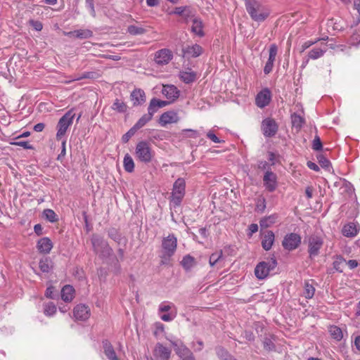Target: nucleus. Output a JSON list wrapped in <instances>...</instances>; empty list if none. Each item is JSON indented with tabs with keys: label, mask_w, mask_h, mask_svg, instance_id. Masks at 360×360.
<instances>
[{
	"label": "nucleus",
	"mask_w": 360,
	"mask_h": 360,
	"mask_svg": "<svg viewBox=\"0 0 360 360\" xmlns=\"http://www.w3.org/2000/svg\"><path fill=\"white\" fill-rule=\"evenodd\" d=\"M245 8L255 21H264L269 15V10L257 0H245Z\"/></svg>",
	"instance_id": "nucleus-1"
},
{
	"label": "nucleus",
	"mask_w": 360,
	"mask_h": 360,
	"mask_svg": "<svg viewBox=\"0 0 360 360\" xmlns=\"http://www.w3.org/2000/svg\"><path fill=\"white\" fill-rule=\"evenodd\" d=\"M177 239L174 234H169L162 241V264H167L176 252Z\"/></svg>",
	"instance_id": "nucleus-2"
},
{
	"label": "nucleus",
	"mask_w": 360,
	"mask_h": 360,
	"mask_svg": "<svg viewBox=\"0 0 360 360\" xmlns=\"http://www.w3.org/2000/svg\"><path fill=\"white\" fill-rule=\"evenodd\" d=\"M155 156V152L146 141L139 142L135 148L136 158L143 163L150 162Z\"/></svg>",
	"instance_id": "nucleus-3"
},
{
	"label": "nucleus",
	"mask_w": 360,
	"mask_h": 360,
	"mask_svg": "<svg viewBox=\"0 0 360 360\" xmlns=\"http://www.w3.org/2000/svg\"><path fill=\"white\" fill-rule=\"evenodd\" d=\"M186 182L183 178H179L173 185L170 199L171 207H178L180 205L185 195Z\"/></svg>",
	"instance_id": "nucleus-4"
},
{
	"label": "nucleus",
	"mask_w": 360,
	"mask_h": 360,
	"mask_svg": "<svg viewBox=\"0 0 360 360\" xmlns=\"http://www.w3.org/2000/svg\"><path fill=\"white\" fill-rule=\"evenodd\" d=\"M91 243L94 252L101 258H107L112 252L108 243L101 237L94 235L91 238Z\"/></svg>",
	"instance_id": "nucleus-5"
},
{
	"label": "nucleus",
	"mask_w": 360,
	"mask_h": 360,
	"mask_svg": "<svg viewBox=\"0 0 360 360\" xmlns=\"http://www.w3.org/2000/svg\"><path fill=\"white\" fill-rule=\"evenodd\" d=\"M75 115L73 110L71 109L60 118L56 126L57 133L56 137L58 141H60L64 138L68 128L72 124Z\"/></svg>",
	"instance_id": "nucleus-6"
},
{
	"label": "nucleus",
	"mask_w": 360,
	"mask_h": 360,
	"mask_svg": "<svg viewBox=\"0 0 360 360\" xmlns=\"http://www.w3.org/2000/svg\"><path fill=\"white\" fill-rule=\"evenodd\" d=\"M277 265L276 259L271 257L267 261L259 262L255 269V276L258 279L265 278Z\"/></svg>",
	"instance_id": "nucleus-7"
},
{
	"label": "nucleus",
	"mask_w": 360,
	"mask_h": 360,
	"mask_svg": "<svg viewBox=\"0 0 360 360\" xmlns=\"http://www.w3.org/2000/svg\"><path fill=\"white\" fill-rule=\"evenodd\" d=\"M323 245L322 238L318 236H311L308 239V252L310 258H314L319 255V251Z\"/></svg>",
	"instance_id": "nucleus-8"
},
{
	"label": "nucleus",
	"mask_w": 360,
	"mask_h": 360,
	"mask_svg": "<svg viewBox=\"0 0 360 360\" xmlns=\"http://www.w3.org/2000/svg\"><path fill=\"white\" fill-rule=\"evenodd\" d=\"M261 129L266 137L274 136L278 129L276 122L273 118H266L262 122Z\"/></svg>",
	"instance_id": "nucleus-9"
},
{
	"label": "nucleus",
	"mask_w": 360,
	"mask_h": 360,
	"mask_svg": "<svg viewBox=\"0 0 360 360\" xmlns=\"http://www.w3.org/2000/svg\"><path fill=\"white\" fill-rule=\"evenodd\" d=\"M301 243L300 235L294 233L287 234L282 242L283 247L287 250L296 249Z\"/></svg>",
	"instance_id": "nucleus-10"
},
{
	"label": "nucleus",
	"mask_w": 360,
	"mask_h": 360,
	"mask_svg": "<svg viewBox=\"0 0 360 360\" xmlns=\"http://www.w3.org/2000/svg\"><path fill=\"white\" fill-rule=\"evenodd\" d=\"M264 185L266 189L270 192L276 190L277 187L276 174L271 171H267L263 177Z\"/></svg>",
	"instance_id": "nucleus-11"
},
{
	"label": "nucleus",
	"mask_w": 360,
	"mask_h": 360,
	"mask_svg": "<svg viewBox=\"0 0 360 360\" xmlns=\"http://www.w3.org/2000/svg\"><path fill=\"white\" fill-rule=\"evenodd\" d=\"M271 98V91L268 89H264L257 94L255 98L256 105L259 108H263L269 105Z\"/></svg>",
	"instance_id": "nucleus-12"
},
{
	"label": "nucleus",
	"mask_w": 360,
	"mask_h": 360,
	"mask_svg": "<svg viewBox=\"0 0 360 360\" xmlns=\"http://www.w3.org/2000/svg\"><path fill=\"white\" fill-rule=\"evenodd\" d=\"M153 355L155 360H169L171 349L160 343H158L155 347Z\"/></svg>",
	"instance_id": "nucleus-13"
},
{
	"label": "nucleus",
	"mask_w": 360,
	"mask_h": 360,
	"mask_svg": "<svg viewBox=\"0 0 360 360\" xmlns=\"http://www.w3.org/2000/svg\"><path fill=\"white\" fill-rule=\"evenodd\" d=\"M277 51H278L277 46L274 44H271L269 47V58H268V60H267V62L264 66V72L266 75L269 74L273 70L274 63L276 60Z\"/></svg>",
	"instance_id": "nucleus-14"
},
{
	"label": "nucleus",
	"mask_w": 360,
	"mask_h": 360,
	"mask_svg": "<svg viewBox=\"0 0 360 360\" xmlns=\"http://www.w3.org/2000/svg\"><path fill=\"white\" fill-rule=\"evenodd\" d=\"M172 346L174 347L176 354L181 359L186 358L190 356H193L192 352L185 346L181 342L179 341H171Z\"/></svg>",
	"instance_id": "nucleus-15"
},
{
	"label": "nucleus",
	"mask_w": 360,
	"mask_h": 360,
	"mask_svg": "<svg viewBox=\"0 0 360 360\" xmlns=\"http://www.w3.org/2000/svg\"><path fill=\"white\" fill-rule=\"evenodd\" d=\"M179 121V117L176 112L167 111L162 114L160 117V124L165 127L168 124L176 123Z\"/></svg>",
	"instance_id": "nucleus-16"
},
{
	"label": "nucleus",
	"mask_w": 360,
	"mask_h": 360,
	"mask_svg": "<svg viewBox=\"0 0 360 360\" xmlns=\"http://www.w3.org/2000/svg\"><path fill=\"white\" fill-rule=\"evenodd\" d=\"M172 58V52L166 49L157 51L155 56V60L159 65L167 64Z\"/></svg>",
	"instance_id": "nucleus-17"
},
{
	"label": "nucleus",
	"mask_w": 360,
	"mask_h": 360,
	"mask_svg": "<svg viewBox=\"0 0 360 360\" xmlns=\"http://www.w3.org/2000/svg\"><path fill=\"white\" fill-rule=\"evenodd\" d=\"M73 314L76 319L84 321L89 319L90 310L89 307L84 304H78L75 307Z\"/></svg>",
	"instance_id": "nucleus-18"
},
{
	"label": "nucleus",
	"mask_w": 360,
	"mask_h": 360,
	"mask_svg": "<svg viewBox=\"0 0 360 360\" xmlns=\"http://www.w3.org/2000/svg\"><path fill=\"white\" fill-rule=\"evenodd\" d=\"M162 93L171 101H175L179 96V91L174 85H164Z\"/></svg>",
	"instance_id": "nucleus-19"
},
{
	"label": "nucleus",
	"mask_w": 360,
	"mask_h": 360,
	"mask_svg": "<svg viewBox=\"0 0 360 360\" xmlns=\"http://www.w3.org/2000/svg\"><path fill=\"white\" fill-rule=\"evenodd\" d=\"M327 51V44L321 43L320 46H315L308 52V59L316 60L323 56Z\"/></svg>",
	"instance_id": "nucleus-20"
},
{
	"label": "nucleus",
	"mask_w": 360,
	"mask_h": 360,
	"mask_svg": "<svg viewBox=\"0 0 360 360\" xmlns=\"http://www.w3.org/2000/svg\"><path fill=\"white\" fill-rule=\"evenodd\" d=\"M134 105H141L146 102L145 92L141 89H134L131 94Z\"/></svg>",
	"instance_id": "nucleus-21"
},
{
	"label": "nucleus",
	"mask_w": 360,
	"mask_h": 360,
	"mask_svg": "<svg viewBox=\"0 0 360 360\" xmlns=\"http://www.w3.org/2000/svg\"><path fill=\"white\" fill-rule=\"evenodd\" d=\"M52 248L53 243L49 238H42L37 243V248L41 253H49Z\"/></svg>",
	"instance_id": "nucleus-22"
},
{
	"label": "nucleus",
	"mask_w": 360,
	"mask_h": 360,
	"mask_svg": "<svg viewBox=\"0 0 360 360\" xmlns=\"http://www.w3.org/2000/svg\"><path fill=\"white\" fill-rule=\"evenodd\" d=\"M359 231V226L354 222L345 224L342 228V234L346 237H354L357 235Z\"/></svg>",
	"instance_id": "nucleus-23"
},
{
	"label": "nucleus",
	"mask_w": 360,
	"mask_h": 360,
	"mask_svg": "<svg viewBox=\"0 0 360 360\" xmlns=\"http://www.w3.org/2000/svg\"><path fill=\"white\" fill-rule=\"evenodd\" d=\"M183 51L187 56L195 58L202 53V49L200 45L194 44L192 46H187L184 48Z\"/></svg>",
	"instance_id": "nucleus-24"
},
{
	"label": "nucleus",
	"mask_w": 360,
	"mask_h": 360,
	"mask_svg": "<svg viewBox=\"0 0 360 360\" xmlns=\"http://www.w3.org/2000/svg\"><path fill=\"white\" fill-rule=\"evenodd\" d=\"M65 34L68 37H76L79 39H89L93 36V32L91 30L88 29L84 30H77L72 32H65Z\"/></svg>",
	"instance_id": "nucleus-25"
},
{
	"label": "nucleus",
	"mask_w": 360,
	"mask_h": 360,
	"mask_svg": "<svg viewBox=\"0 0 360 360\" xmlns=\"http://www.w3.org/2000/svg\"><path fill=\"white\" fill-rule=\"evenodd\" d=\"M168 104L167 101L158 100L157 98H153L150 100L148 111V112H151L154 115L155 112L158 110V108H163Z\"/></svg>",
	"instance_id": "nucleus-26"
},
{
	"label": "nucleus",
	"mask_w": 360,
	"mask_h": 360,
	"mask_svg": "<svg viewBox=\"0 0 360 360\" xmlns=\"http://www.w3.org/2000/svg\"><path fill=\"white\" fill-rule=\"evenodd\" d=\"M274 233L271 231H268L263 237L262 241V248L265 250H269L274 242Z\"/></svg>",
	"instance_id": "nucleus-27"
},
{
	"label": "nucleus",
	"mask_w": 360,
	"mask_h": 360,
	"mask_svg": "<svg viewBox=\"0 0 360 360\" xmlns=\"http://www.w3.org/2000/svg\"><path fill=\"white\" fill-rule=\"evenodd\" d=\"M104 353L109 360H119L112 345L108 340L103 342Z\"/></svg>",
	"instance_id": "nucleus-28"
},
{
	"label": "nucleus",
	"mask_w": 360,
	"mask_h": 360,
	"mask_svg": "<svg viewBox=\"0 0 360 360\" xmlns=\"http://www.w3.org/2000/svg\"><path fill=\"white\" fill-rule=\"evenodd\" d=\"M75 290L69 285L64 286L61 290V297L65 302H70L74 297Z\"/></svg>",
	"instance_id": "nucleus-29"
},
{
	"label": "nucleus",
	"mask_w": 360,
	"mask_h": 360,
	"mask_svg": "<svg viewBox=\"0 0 360 360\" xmlns=\"http://www.w3.org/2000/svg\"><path fill=\"white\" fill-rule=\"evenodd\" d=\"M202 22L200 19L195 18L193 20L191 31L198 37L204 36Z\"/></svg>",
	"instance_id": "nucleus-30"
},
{
	"label": "nucleus",
	"mask_w": 360,
	"mask_h": 360,
	"mask_svg": "<svg viewBox=\"0 0 360 360\" xmlns=\"http://www.w3.org/2000/svg\"><path fill=\"white\" fill-rule=\"evenodd\" d=\"M153 115L151 112L143 115L137 122L133 126L134 129L139 130L144 127L149 121L152 120Z\"/></svg>",
	"instance_id": "nucleus-31"
},
{
	"label": "nucleus",
	"mask_w": 360,
	"mask_h": 360,
	"mask_svg": "<svg viewBox=\"0 0 360 360\" xmlns=\"http://www.w3.org/2000/svg\"><path fill=\"white\" fill-rule=\"evenodd\" d=\"M179 77L181 79L184 81L185 83L189 84L195 80L196 74L191 70L184 71L180 72Z\"/></svg>",
	"instance_id": "nucleus-32"
},
{
	"label": "nucleus",
	"mask_w": 360,
	"mask_h": 360,
	"mask_svg": "<svg viewBox=\"0 0 360 360\" xmlns=\"http://www.w3.org/2000/svg\"><path fill=\"white\" fill-rule=\"evenodd\" d=\"M291 122L292 127L297 128V129H301L305 122L304 117L297 113H293L291 115Z\"/></svg>",
	"instance_id": "nucleus-33"
},
{
	"label": "nucleus",
	"mask_w": 360,
	"mask_h": 360,
	"mask_svg": "<svg viewBox=\"0 0 360 360\" xmlns=\"http://www.w3.org/2000/svg\"><path fill=\"white\" fill-rule=\"evenodd\" d=\"M328 331L331 337L337 341L341 340L343 338V333L341 328L336 326H330L328 328Z\"/></svg>",
	"instance_id": "nucleus-34"
},
{
	"label": "nucleus",
	"mask_w": 360,
	"mask_h": 360,
	"mask_svg": "<svg viewBox=\"0 0 360 360\" xmlns=\"http://www.w3.org/2000/svg\"><path fill=\"white\" fill-rule=\"evenodd\" d=\"M123 166L124 170L127 172H132L134 169V162L128 153L124 157Z\"/></svg>",
	"instance_id": "nucleus-35"
},
{
	"label": "nucleus",
	"mask_w": 360,
	"mask_h": 360,
	"mask_svg": "<svg viewBox=\"0 0 360 360\" xmlns=\"http://www.w3.org/2000/svg\"><path fill=\"white\" fill-rule=\"evenodd\" d=\"M223 257H222V252L221 251H219V252H216L214 253H212L210 257V260H209V263H210V265L211 266H217L218 264H221V262L223 261Z\"/></svg>",
	"instance_id": "nucleus-36"
},
{
	"label": "nucleus",
	"mask_w": 360,
	"mask_h": 360,
	"mask_svg": "<svg viewBox=\"0 0 360 360\" xmlns=\"http://www.w3.org/2000/svg\"><path fill=\"white\" fill-rule=\"evenodd\" d=\"M315 292V288L309 281L304 283L303 295L307 299H311L313 297Z\"/></svg>",
	"instance_id": "nucleus-37"
},
{
	"label": "nucleus",
	"mask_w": 360,
	"mask_h": 360,
	"mask_svg": "<svg viewBox=\"0 0 360 360\" xmlns=\"http://www.w3.org/2000/svg\"><path fill=\"white\" fill-rule=\"evenodd\" d=\"M51 261L46 257L40 259L39 263V267L42 272L48 273L51 269Z\"/></svg>",
	"instance_id": "nucleus-38"
},
{
	"label": "nucleus",
	"mask_w": 360,
	"mask_h": 360,
	"mask_svg": "<svg viewBox=\"0 0 360 360\" xmlns=\"http://www.w3.org/2000/svg\"><path fill=\"white\" fill-rule=\"evenodd\" d=\"M112 109L118 112H125L127 110V106L123 101L116 99L112 105Z\"/></svg>",
	"instance_id": "nucleus-39"
},
{
	"label": "nucleus",
	"mask_w": 360,
	"mask_h": 360,
	"mask_svg": "<svg viewBox=\"0 0 360 360\" xmlns=\"http://www.w3.org/2000/svg\"><path fill=\"white\" fill-rule=\"evenodd\" d=\"M127 31L132 35H141L146 32V30L142 27H138L136 25H129L127 28Z\"/></svg>",
	"instance_id": "nucleus-40"
},
{
	"label": "nucleus",
	"mask_w": 360,
	"mask_h": 360,
	"mask_svg": "<svg viewBox=\"0 0 360 360\" xmlns=\"http://www.w3.org/2000/svg\"><path fill=\"white\" fill-rule=\"evenodd\" d=\"M43 215L46 219L50 222H56L58 221L57 214L51 209H46L43 212Z\"/></svg>",
	"instance_id": "nucleus-41"
},
{
	"label": "nucleus",
	"mask_w": 360,
	"mask_h": 360,
	"mask_svg": "<svg viewBox=\"0 0 360 360\" xmlns=\"http://www.w3.org/2000/svg\"><path fill=\"white\" fill-rule=\"evenodd\" d=\"M181 264L184 269L188 270L191 269L195 264L194 258L190 255H186L183 258Z\"/></svg>",
	"instance_id": "nucleus-42"
},
{
	"label": "nucleus",
	"mask_w": 360,
	"mask_h": 360,
	"mask_svg": "<svg viewBox=\"0 0 360 360\" xmlns=\"http://www.w3.org/2000/svg\"><path fill=\"white\" fill-rule=\"evenodd\" d=\"M44 312L46 316H53L56 312V307L53 302H49L44 304Z\"/></svg>",
	"instance_id": "nucleus-43"
},
{
	"label": "nucleus",
	"mask_w": 360,
	"mask_h": 360,
	"mask_svg": "<svg viewBox=\"0 0 360 360\" xmlns=\"http://www.w3.org/2000/svg\"><path fill=\"white\" fill-rule=\"evenodd\" d=\"M216 351L217 356L221 359V360H236L222 347L217 348Z\"/></svg>",
	"instance_id": "nucleus-44"
},
{
	"label": "nucleus",
	"mask_w": 360,
	"mask_h": 360,
	"mask_svg": "<svg viewBox=\"0 0 360 360\" xmlns=\"http://www.w3.org/2000/svg\"><path fill=\"white\" fill-rule=\"evenodd\" d=\"M275 222V217L270 216L266 218L261 219L259 224L262 228H267Z\"/></svg>",
	"instance_id": "nucleus-45"
},
{
	"label": "nucleus",
	"mask_w": 360,
	"mask_h": 360,
	"mask_svg": "<svg viewBox=\"0 0 360 360\" xmlns=\"http://www.w3.org/2000/svg\"><path fill=\"white\" fill-rule=\"evenodd\" d=\"M176 316V311L172 310L169 312H168L167 314H164L160 315V319L164 321L169 322V321H172V320H174Z\"/></svg>",
	"instance_id": "nucleus-46"
},
{
	"label": "nucleus",
	"mask_w": 360,
	"mask_h": 360,
	"mask_svg": "<svg viewBox=\"0 0 360 360\" xmlns=\"http://www.w3.org/2000/svg\"><path fill=\"white\" fill-rule=\"evenodd\" d=\"M172 308H174V304L169 303V302H162L159 306V312L160 313L168 312V311L169 312L170 311H172Z\"/></svg>",
	"instance_id": "nucleus-47"
},
{
	"label": "nucleus",
	"mask_w": 360,
	"mask_h": 360,
	"mask_svg": "<svg viewBox=\"0 0 360 360\" xmlns=\"http://www.w3.org/2000/svg\"><path fill=\"white\" fill-rule=\"evenodd\" d=\"M346 262V260L342 257H338L333 262V267L340 272H342V265Z\"/></svg>",
	"instance_id": "nucleus-48"
},
{
	"label": "nucleus",
	"mask_w": 360,
	"mask_h": 360,
	"mask_svg": "<svg viewBox=\"0 0 360 360\" xmlns=\"http://www.w3.org/2000/svg\"><path fill=\"white\" fill-rule=\"evenodd\" d=\"M108 236L110 238L114 240L115 241L120 243V240L121 239V236L115 229H110L108 231Z\"/></svg>",
	"instance_id": "nucleus-49"
},
{
	"label": "nucleus",
	"mask_w": 360,
	"mask_h": 360,
	"mask_svg": "<svg viewBox=\"0 0 360 360\" xmlns=\"http://www.w3.org/2000/svg\"><path fill=\"white\" fill-rule=\"evenodd\" d=\"M207 137L210 139L212 141L216 143H219L224 142V141L220 140L214 134V130H210L207 131L206 134Z\"/></svg>",
	"instance_id": "nucleus-50"
},
{
	"label": "nucleus",
	"mask_w": 360,
	"mask_h": 360,
	"mask_svg": "<svg viewBox=\"0 0 360 360\" xmlns=\"http://www.w3.org/2000/svg\"><path fill=\"white\" fill-rule=\"evenodd\" d=\"M360 43V31L354 33L350 39V44L352 46H356Z\"/></svg>",
	"instance_id": "nucleus-51"
},
{
	"label": "nucleus",
	"mask_w": 360,
	"mask_h": 360,
	"mask_svg": "<svg viewBox=\"0 0 360 360\" xmlns=\"http://www.w3.org/2000/svg\"><path fill=\"white\" fill-rule=\"evenodd\" d=\"M321 40L320 39H318L317 40L313 41V40H308L305 42H304L301 46H300V52H304L306 49H309L310 46L316 44L318 41Z\"/></svg>",
	"instance_id": "nucleus-52"
},
{
	"label": "nucleus",
	"mask_w": 360,
	"mask_h": 360,
	"mask_svg": "<svg viewBox=\"0 0 360 360\" xmlns=\"http://www.w3.org/2000/svg\"><path fill=\"white\" fill-rule=\"evenodd\" d=\"M86 6L90 10V14L92 17H96V11L94 8V0H85Z\"/></svg>",
	"instance_id": "nucleus-53"
},
{
	"label": "nucleus",
	"mask_w": 360,
	"mask_h": 360,
	"mask_svg": "<svg viewBox=\"0 0 360 360\" xmlns=\"http://www.w3.org/2000/svg\"><path fill=\"white\" fill-rule=\"evenodd\" d=\"M136 130L134 129L133 127L122 137V141L124 143H127L130 138L135 134Z\"/></svg>",
	"instance_id": "nucleus-54"
},
{
	"label": "nucleus",
	"mask_w": 360,
	"mask_h": 360,
	"mask_svg": "<svg viewBox=\"0 0 360 360\" xmlns=\"http://www.w3.org/2000/svg\"><path fill=\"white\" fill-rule=\"evenodd\" d=\"M312 148L314 150H321L322 149V143L318 136H315L313 141Z\"/></svg>",
	"instance_id": "nucleus-55"
},
{
	"label": "nucleus",
	"mask_w": 360,
	"mask_h": 360,
	"mask_svg": "<svg viewBox=\"0 0 360 360\" xmlns=\"http://www.w3.org/2000/svg\"><path fill=\"white\" fill-rule=\"evenodd\" d=\"M266 208V200L264 198H260L257 202V210L263 212Z\"/></svg>",
	"instance_id": "nucleus-56"
},
{
	"label": "nucleus",
	"mask_w": 360,
	"mask_h": 360,
	"mask_svg": "<svg viewBox=\"0 0 360 360\" xmlns=\"http://www.w3.org/2000/svg\"><path fill=\"white\" fill-rule=\"evenodd\" d=\"M264 347L267 350H272L274 348V345L271 338H266L264 340Z\"/></svg>",
	"instance_id": "nucleus-57"
},
{
	"label": "nucleus",
	"mask_w": 360,
	"mask_h": 360,
	"mask_svg": "<svg viewBox=\"0 0 360 360\" xmlns=\"http://www.w3.org/2000/svg\"><path fill=\"white\" fill-rule=\"evenodd\" d=\"M30 24L36 31H41L43 28L42 23L37 20H31Z\"/></svg>",
	"instance_id": "nucleus-58"
},
{
	"label": "nucleus",
	"mask_w": 360,
	"mask_h": 360,
	"mask_svg": "<svg viewBox=\"0 0 360 360\" xmlns=\"http://www.w3.org/2000/svg\"><path fill=\"white\" fill-rule=\"evenodd\" d=\"M354 8L359 13L358 20L354 22V25H357L360 22V0H354Z\"/></svg>",
	"instance_id": "nucleus-59"
},
{
	"label": "nucleus",
	"mask_w": 360,
	"mask_h": 360,
	"mask_svg": "<svg viewBox=\"0 0 360 360\" xmlns=\"http://www.w3.org/2000/svg\"><path fill=\"white\" fill-rule=\"evenodd\" d=\"M13 144L15 145V146H21L25 149H32L33 148L32 146L30 145L28 141H17V142L13 143Z\"/></svg>",
	"instance_id": "nucleus-60"
},
{
	"label": "nucleus",
	"mask_w": 360,
	"mask_h": 360,
	"mask_svg": "<svg viewBox=\"0 0 360 360\" xmlns=\"http://www.w3.org/2000/svg\"><path fill=\"white\" fill-rule=\"evenodd\" d=\"M61 142V152L58 157L60 159L61 157H64L66 155V139L63 138Z\"/></svg>",
	"instance_id": "nucleus-61"
},
{
	"label": "nucleus",
	"mask_w": 360,
	"mask_h": 360,
	"mask_svg": "<svg viewBox=\"0 0 360 360\" xmlns=\"http://www.w3.org/2000/svg\"><path fill=\"white\" fill-rule=\"evenodd\" d=\"M319 163L322 167L326 168L327 169H328L330 167V161L323 157L320 158Z\"/></svg>",
	"instance_id": "nucleus-62"
},
{
	"label": "nucleus",
	"mask_w": 360,
	"mask_h": 360,
	"mask_svg": "<svg viewBox=\"0 0 360 360\" xmlns=\"http://www.w3.org/2000/svg\"><path fill=\"white\" fill-rule=\"evenodd\" d=\"M249 236H252L253 233H256L258 231V226L256 224H251L249 227Z\"/></svg>",
	"instance_id": "nucleus-63"
},
{
	"label": "nucleus",
	"mask_w": 360,
	"mask_h": 360,
	"mask_svg": "<svg viewBox=\"0 0 360 360\" xmlns=\"http://www.w3.org/2000/svg\"><path fill=\"white\" fill-rule=\"evenodd\" d=\"M345 264L348 265L350 269L356 268L359 264L358 262L355 259H350L347 262L346 261Z\"/></svg>",
	"instance_id": "nucleus-64"
}]
</instances>
